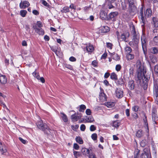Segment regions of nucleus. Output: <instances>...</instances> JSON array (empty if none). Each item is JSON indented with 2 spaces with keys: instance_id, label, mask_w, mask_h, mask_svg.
<instances>
[{
  "instance_id": "obj_63",
  "label": "nucleus",
  "mask_w": 158,
  "mask_h": 158,
  "mask_svg": "<svg viewBox=\"0 0 158 158\" xmlns=\"http://www.w3.org/2000/svg\"><path fill=\"white\" fill-rule=\"evenodd\" d=\"M19 139L20 140V141L22 143H23V144H26V141L25 140H24L22 138L19 137Z\"/></svg>"
},
{
  "instance_id": "obj_33",
  "label": "nucleus",
  "mask_w": 158,
  "mask_h": 158,
  "mask_svg": "<svg viewBox=\"0 0 158 158\" xmlns=\"http://www.w3.org/2000/svg\"><path fill=\"white\" fill-rule=\"evenodd\" d=\"M129 2V6H131L135 5L136 3L135 0H128Z\"/></svg>"
},
{
  "instance_id": "obj_41",
  "label": "nucleus",
  "mask_w": 158,
  "mask_h": 158,
  "mask_svg": "<svg viewBox=\"0 0 158 158\" xmlns=\"http://www.w3.org/2000/svg\"><path fill=\"white\" fill-rule=\"evenodd\" d=\"M86 108V106L85 105H81L80 106L79 111L80 112H84Z\"/></svg>"
},
{
  "instance_id": "obj_35",
  "label": "nucleus",
  "mask_w": 158,
  "mask_h": 158,
  "mask_svg": "<svg viewBox=\"0 0 158 158\" xmlns=\"http://www.w3.org/2000/svg\"><path fill=\"white\" fill-rule=\"evenodd\" d=\"M111 55L112 56L113 59L115 60H118L120 59V57L118 54H115L114 52L112 53Z\"/></svg>"
},
{
  "instance_id": "obj_34",
  "label": "nucleus",
  "mask_w": 158,
  "mask_h": 158,
  "mask_svg": "<svg viewBox=\"0 0 158 158\" xmlns=\"http://www.w3.org/2000/svg\"><path fill=\"white\" fill-rule=\"evenodd\" d=\"M73 155L75 158H77L81 156V153L80 152L77 151H73Z\"/></svg>"
},
{
  "instance_id": "obj_20",
  "label": "nucleus",
  "mask_w": 158,
  "mask_h": 158,
  "mask_svg": "<svg viewBox=\"0 0 158 158\" xmlns=\"http://www.w3.org/2000/svg\"><path fill=\"white\" fill-rule=\"evenodd\" d=\"M152 21L154 26L155 27H158V19L154 17L152 18Z\"/></svg>"
},
{
  "instance_id": "obj_64",
  "label": "nucleus",
  "mask_w": 158,
  "mask_h": 158,
  "mask_svg": "<svg viewBox=\"0 0 158 158\" xmlns=\"http://www.w3.org/2000/svg\"><path fill=\"white\" fill-rule=\"evenodd\" d=\"M153 40L155 43H158V36H155L154 37Z\"/></svg>"
},
{
  "instance_id": "obj_37",
  "label": "nucleus",
  "mask_w": 158,
  "mask_h": 158,
  "mask_svg": "<svg viewBox=\"0 0 158 158\" xmlns=\"http://www.w3.org/2000/svg\"><path fill=\"white\" fill-rule=\"evenodd\" d=\"M85 120L88 123H91L94 121V119L92 116H89L87 118L85 119Z\"/></svg>"
},
{
  "instance_id": "obj_7",
  "label": "nucleus",
  "mask_w": 158,
  "mask_h": 158,
  "mask_svg": "<svg viewBox=\"0 0 158 158\" xmlns=\"http://www.w3.org/2000/svg\"><path fill=\"white\" fill-rule=\"evenodd\" d=\"M115 92L116 96L117 98H120L123 97V91L121 88H117L115 91Z\"/></svg>"
},
{
  "instance_id": "obj_15",
  "label": "nucleus",
  "mask_w": 158,
  "mask_h": 158,
  "mask_svg": "<svg viewBox=\"0 0 158 158\" xmlns=\"http://www.w3.org/2000/svg\"><path fill=\"white\" fill-rule=\"evenodd\" d=\"M152 15V11L150 8H148L146 9V12H144V16L146 18L149 17Z\"/></svg>"
},
{
  "instance_id": "obj_8",
  "label": "nucleus",
  "mask_w": 158,
  "mask_h": 158,
  "mask_svg": "<svg viewBox=\"0 0 158 158\" xmlns=\"http://www.w3.org/2000/svg\"><path fill=\"white\" fill-rule=\"evenodd\" d=\"M100 17L103 20H108V16L107 13L103 10H101L100 12Z\"/></svg>"
},
{
  "instance_id": "obj_29",
  "label": "nucleus",
  "mask_w": 158,
  "mask_h": 158,
  "mask_svg": "<svg viewBox=\"0 0 158 158\" xmlns=\"http://www.w3.org/2000/svg\"><path fill=\"white\" fill-rule=\"evenodd\" d=\"M151 52L154 54H157L158 53V49L157 48H152L150 49Z\"/></svg>"
},
{
  "instance_id": "obj_1",
  "label": "nucleus",
  "mask_w": 158,
  "mask_h": 158,
  "mask_svg": "<svg viewBox=\"0 0 158 158\" xmlns=\"http://www.w3.org/2000/svg\"><path fill=\"white\" fill-rule=\"evenodd\" d=\"M135 78L137 81H139V82H141L142 80L143 81H144L146 83L149 80L150 75L147 74L146 71L141 66H139L137 70Z\"/></svg>"
},
{
  "instance_id": "obj_27",
  "label": "nucleus",
  "mask_w": 158,
  "mask_h": 158,
  "mask_svg": "<svg viewBox=\"0 0 158 158\" xmlns=\"http://www.w3.org/2000/svg\"><path fill=\"white\" fill-rule=\"evenodd\" d=\"M152 120L154 124H156V120L157 119V116L156 114H152Z\"/></svg>"
},
{
  "instance_id": "obj_5",
  "label": "nucleus",
  "mask_w": 158,
  "mask_h": 158,
  "mask_svg": "<svg viewBox=\"0 0 158 158\" xmlns=\"http://www.w3.org/2000/svg\"><path fill=\"white\" fill-rule=\"evenodd\" d=\"M131 32L132 33L133 40L136 44H138L139 42V39L137 38V34L136 32L135 28L134 26H133L132 28Z\"/></svg>"
},
{
  "instance_id": "obj_54",
  "label": "nucleus",
  "mask_w": 158,
  "mask_h": 158,
  "mask_svg": "<svg viewBox=\"0 0 158 158\" xmlns=\"http://www.w3.org/2000/svg\"><path fill=\"white\" fill-rule=\"evenodd\" d=\"M139 150L138 149H136L135 150V151L134 152V156H139Z\"/></svg>"
},
{
  "instance_id": "obj_17",
  "label": "nucleus",
  "mask_w": 158,
  "mask_h": 158,
  "mask_svg": "<svg viewBox=\"0 0 158 158\" xmlns=\"http://www.w3.org/2000/svg\"><path fill=\"white\" fill-rule=\"evenodd\" d=\"M7 78L5 75L0 76V82L2 84H5L7 82Z\"/></svg>"
},
{
  "instance_id": "obj_36",
  "label": "nucleus",
  "mask_w": 158,
  "mask_h": 158,
  "mask_svg": "<svg viewBox=\"0 0 158 158\" xmlns=\"http://www.w3.org/2000/svg\"><path fill=\"white\" fill-rule=\"evenodd\" d=\"M154 95H158V86L154 85L153 87Z\"/></svg>"
},
{
  "instance_id": "obj_2",
  "label": "nucleus",
  "mask_w": 158,
  "mask_h": 158,
  "mask_svg": "<svg viewBox=\"0 0 158 158\" xmlns=\"http://www.w3.org/2000/svg\"><path fill=\"white\" fill-rule=\"evenodd\" d=\"M38 128L44 132L47 135L50 134V129L47 124L43 123L42 121L40 120L38 121L36 123Z\"/></svg>"
},
{
  "instance_id": "obj_57",
  "label": "nucleus",
  "mask_w": 158,
  "mask_h": 158,
  "mask_svg": "<svg viewBox=\"0 0 158 158\" xmlns=\"http://www.w3.org/2000/svg\"><path fill=\"white\" fill-rule=\"evenodd\" d=\"M139 108V106H135L134 107H132V110L133 111L136 112L138 111Z\"/></svg>"
},
{
  "instance_id": "obj_24",
  "label": "nucleus",
  "mask_w": 158,
  "mask_h": 158,
  "mask_svg": "<svg viewBox=\"0 0 158 158\" xmlns=\"http://www.w3.org/2000/svg\"><path fill=\"white\" fill-rule=\"evenodd\" d=\"M124 81L123 78L122 77L119 79L117 83V85L118 86L122 85H124Z\"/></svg>"
},
{
  "instance_id": "obj_58",
  "label": "nucleus",
  "mask_w": 158,
  "mask_h": 158,
  "mask_svg": "<svg viewBox=\"0 0 158 158\" xmlns=\"http://www.w3.org/2000/svg\"><path fill=\"white\" fill-rule=\"evenodd\" d=\"M106 45L107 48H109L110 49H112L113 45L112 44L110 43H106Z\"/></svg>"
},
{
  "instance_id": "obj_21",
  "label": "nucleus",
  "mask_w": 158,
  "mask_h": 158,
  "mask_svg": "<svg viewBox=\"0 0 158 158\" xmlns=\"http://www.w3.org/2000/svg\"><path fill=\"white\" fill-rule=\"evenodd\" d=\"M132 51L131 48L128 46H126L125 48V52L126 54L129 53H131Z\"/></svg>"
},
{
  "instance_id": "obj_46",
  "label": "nucleus",
  "mask_w": 158,
  "mask_h": 158,
  "mask_svg": "<svg viewBox=\"0 0 158 158\" xmlns=\"http://www.w3.org/2000/svg\"><path fill=\"white\" fill-rule=\"evenodd\" d=\"M152 153L155 156H156V150L154 145L152 146Z\"/></svg>"
},
{
  "instance_id": "obj_59",
  "label": "nucleus",
  "mask_w": 158,
  "mask_h": 158,
  "mask_svg": "<svg viewBox=\"0 0 158 158\" xmlns=\"http://www.w3.org/2000/svg\"><path fill=\"white\" fill-rule=\"evenodd\" d=\"M157 112V108L156 107H153L152 108V114H156Z\"/></svg>"
},
{
  "instance_id": "obj_26",
  "label": "nucleus",
  "mask_w": 158,
  "mask_h": 158,
  "mask_svg": "<svg viewBox=\"0 0 158 158\" xmlns=\"http://www.w3.org/2000/svg\"><path fill=\"white\" fill-rule=\"evenodd\" d=\"M60 114H62L61 118L63 120L64 122H67L68 121V118L67 116L63 113L61 112Z\"/></svg>"
},
{
  "instance_id": "obj_14",
  "label": "nucleus",
  "mask_w": 158,
  "mask_h": 158,
  "mask_svg": "<svg viewBox=\"0 0 158 158\" xmlns=\"http://www.w3.org/2000/svg\"><path fill=\"white\" fill-rule=\"evenodd\" d=\"M89 150L85 148H82L81 150V152L82 154L85 156H88L89 157L90 154H89Z\"/></svg>"
},
{
  "instance_id": "obj_45",
  "label": "nucleus",
  "mask_w": 158,
  "mask_h": 158,
  "mask_svg": "<svg viewBox=\"0 0 158 158\" xmlns=\"http://www.w3.org/2000/svg\"><path fill=\"white\" fill-rule=\"evenodd\" d=\"M27 13V11L26 10H21L20 12V14L21 16L23 17H25L26 14Z\"/></svg>"
},
{
  "instance_id": "obj_52",
  "label": "nucleus",
  "mask_w": 158,
  "mask_h": 158,
  "mask_svg": "<svg viewBox=\"0 0 158 158\" xmlns=\"http://www.w3.org/2000/svg\"><path fill=\"white\" fill-rule=\"evenodd\" d=\"M79 127V125H72L71 128L73 130H76Z\"/></svg>"
},
{
  "instance_id": "obj_60",
  "label": "nucleus",
  "mask_w": 158,
  "mask_h": 158,
  "mask_svg": "<svg viewBox=\"0 0 158 158\" xmlns=\"http://www.w3.org/2000/svg\"><path fill=\"white\" fill-rule=\"evenodd\" d=\"M51 50L54 52L56 54H57V51L56 49V47L52 46L51 47Z\"/></svg>"
},
{
  "instance_id": "obj_16",
  "label": "nucleus",
  "mask_w": 158,
  "mask_h": 158,
  "mask_svg": "<svg viewBox=\"0 0 158 158\" xmlns=\"http://www.w3.org/2000/svg\"><path fill=\"white\" fill-rule=\"evenodd\" d=\"M128 87L130 90H133L134 89V81L131 80L128 82Z\"/></svg>"
},
{
  "instance_id": "obj_19",
  "label": "nucleus",
  "mask_w": 158,
  "mask_h": 158,
  "mask_svg": "<svg viewBox=\"0 0 158 158\" xmlns=\"http://www.w3.org/2000/svg\"><path fill=\"white\" fill-rule=\"evenodd\" d=\"M136 136L140 138L144 135V132L141 129L138 130L136 132Z\"/></svg>"
},
{
  "instance_id": "obj_48",
  "label": "nucleus",
  "mask_w": 158,
  "mask_h": 158,
  "mask_svg": "<svg viewBox=\"0 0 158 158\" xmlns=\"http://www.w3.org/2000/svg\"><path fill=\"white\" fill-rule=\"evenodd\" d=\"M143 82L144 85H143V87L144 89L146 90L147 88L148 81L146 83L144 81H143Z\"/></svg>"
},
{
  "instance_id": "obj_47",
  "label": "nucleus",
  "mask_w": 158,
  "mask_h": 158,
  "mask_svg": "<svg viewBox=\"0 0 158 158\" xmlns=\"http://www.w3.org/2000/svg\"><path fill=\"white\" fill-rule=\"evenodd\" d=\"M37 27L40 28H41V27H43V25L41 22L40 21H37V22L36 24H35Z\"/></svg>"
},
{
  "instance_id": "obj_23",
  "label": "nucleus",
  "mask_w": 158,
  "mask_h": 158,
  "mask_svg": "<svg viewBox=\"0 0 158 158\" xmlns=\"http://www.w3.org/2000/svg\"><path fill=\"white\" fill-rule=\"evenodd\" d=\"M69 7L68 6L64 7L61 10V12L62 13H67L69 12Z\"/></svg>"
},
{
  "instance_id": "obj_11",
  "label": "nucleus",
  "mask_w": 158,
  "mask_h": 158,
  "mask_svg": "<svg viewBox=\"0 0 158 158\" xmlns=\"http://www.w3.org/2000/svg\"><path fill=\"white\" fill-rule=\"evenodd\" d=\"M130 36V34L128 32H125L121 34V39H122V41H124L126 42H128L127 40H126V38H128Z\"/></svg>"
},
{
  "instance_id": "obj_51",
  "label": "nucleus",
  "mask_w": 158,
  "mask_h": 158,
  "mask_svg": "<svg viewBox=\"0 0 158 158\" xmlns=\"http://www.w3.org/2000/svg\"><path fill=\"white\" fill-rule=\"evenodd\" d=\"M105 105L108 107H111L113 106V103L111 102H107L105 103Z\"/></svg>"
},
{
  "instance_id": "obj_61",
  "label": "nucleus",
  "mask_w": 158,
  "mask_h": 158,
  "mask_svg": "<svg viewBox=\"0 0 158 158\" xmlns=\"http://www.w3.org/2000/svg\"><path fill=\"white\" fill-rule=\"evenodd\" d=\"M85 113L87 115H90L91 113V112L90 109H88L86 110Z\"/></svg>"
},
{
  "instance_id": "obj_56",
  "label": "nucleus",
  "mask_w": 158,
  "mask_h": 158,
  "mask_svg": "<svg viewBox=\"0 0 158 158\" xmlns=\"http://www.w3.org/2000/svg\"><path fill=\"white\" fill-rule=\"evenodd\" d=\"M85 129V126L84 124H81L80 127V129L81 131H84Z\"/></svg>"
},
{
  "instance_id": "obj_44",
  "label": "nucleus",
  "mask_w": 158,
  "mask_h": 158,
  "mask_svg": "<svg viewBox=\"0 0 158 158\" xmlns=\"http://www.w3.org/2000/svg\"><path fill=\"white\" fill-rule=\"evenodd\" d=\"M154 72L156 75L158 77V64L155 66Z\"/></svg>"
},
{
  "instance_id": "obj_62",
  "label": "nucleus",
  "mask_w": 158,
  "mask_h": 158,
  "mask_svg": "<svg viewBox=\"0 0 158 158\" xmlns=\"http://www.w3.org/2000/svg\"><path fill=\"white\" fill-rule=\"evenodd\" d=\"M42 3L45 6H48V4L45 0H42L41 1Z\"/></svg>"
},
{
  "instance_id": "obj_38",
  "label": "nucleus",
  "mask_w": 158,
  "mask_h": 158,
  "mask_svg": "<svg viewBox=\"0 0 158 158\" xmlns=\"http://www.w3.org/2000/svg\"><path fill=\"white\" fill-rule=\"evenodd\" d=\"M0 150L2 154H3L4 153L6 152L7 151L6 149L5 145L4 144L1 146V148H0Z\"/></svg>"
},
{
  "instance_id": "obj_10",
  "label": "nucleus",
  "mask_w": 158,
  "mask_h": 158,
  "mask_svg": "<svg viewBox=\"0 0 158 158\" xmlns=\"http://www.w3.org/2000/svg\"><path fill=\"white\" fill-rule=\"evenodd\" d=\"M129 12L131 15H134L137 11V8L135 5L129 6Z\"/></svg>"
},
{
  "instance_id": "obj_6",
  "label": "nucleus",
  "mask_w": 158,
  "mask_h": 158,
  "mask_svg": "<svg viewBox=\"0 0 158 158\" xmlns=\"http://www.w3.org/2000/svg\"><path fill=\"white\" fill-rule=\"evenodd\" d=\"M33 28L35 31L39 35H43L44 34V30L42 28L37 27V26L35 24L33 25Z\"/></svg>"
},
{
  "instance_id": "obj_9",
  "label": "nucleus",
  "mask_w": 158,
  "mask_h": 158,
  "mask_svg": "<svg viewBox=\"0 0 158 158\" xmlns=\"http://www.w3.org/2000/svg\"><path fill=\"white\" fill-rule=\"evenodd\" d=\"M116 0H106L108 8L110 9L114 7V5L115 4Z\"/></svg>"
},
{
  "instance_id": "obj_43",
  "label": "nucleus",
  "mask_w": 158,
  "mask_h": 158,
  "mask_svg": "<svg viewBox=\"0 0 158 158\" xmlns=\"http://www.w3.org/2000/svg\"><path fill=\"white\" fill-rule=\"evenodd\" d=\"M97 135L95 133L91 135V138L94 141L97 140Z\"/></svg>"
},
{
  "instance_id": "obj_12",
  "label": "nucleus",
  "mask_w": 158,
  "mask_h": 158,
  "mask_svg": "<svg viewBox=\"0 0 158 158\" xmlns=\"http://www.w3.org/2000/svg\"><path fill=\"white\" fill-rule=\"evenodd\" d=\"M30 5L29 2L26 1H24L23 2H21L19 5L20 8L24 9L28 7Z\"/></svg>"
},
{
  "instance_id": "obj_22",
  "label": "nucleus",
  "mask_w": 158,
  "mask_h": 158,
  "mask_svg": "<svg viewBox=\"0 0 158 158\" xmlns=\"http://www.w3.org/2000/svg\"><path fill=\"white\" fill-rule=\"evenodd\" d=\"M101 30L102 33H106L109 31V28L107 26H103L101 28Z\"/></svg>"
},
{
  "instance_id": "obj_3",
  "label": "nucleus",
  "mask_w": 158,
  "mask_h": 158,
  "mask_svg": "<svg viewBox=\"0 0 158 158\" xmlns=\"http://www.w3.org/2000/svg\"><path fill=\"white\" fill-rule=\"evenodd\" d=\"M144 7V5L143 4H141L138 8V16L139 19L140 23L143 24L142 25V26H144L147 21L146 18L145 17V16H144V14L143 13Z\"/></svg>"
},
{
  "instance_id": "obj_30",
  "label": "nucleus",
  "mask_w": 158,
  "mask_h": 158,
  "mask_svg": "<svg viewBox=\"0 0 158 158\" xmlns=\"http://www.w3.org/2000/svg\"><path fill=\"white\" fill-rule=\"evenodd\" d=\"M143 154H146L149 156H150L151 154L150 151V149L149 148L147 147L145 148L143 150Z\"/></svg>"
},
{
  "instance_id": "obj_53",
  "label": "nucleus",
  "mask_w": 158,
  "mask_h": 158,
  "mask_svg": "<svg viewBox=\"0 0 158 158\" xmlns=\"http://www.w3.org/2000/svg\"><path fill=\"white\" fill-rule=\"evenodd\" d=\"M96 130V127L94 125H91L90 127V130L91 131H93Z\"/></svg>"
},
{
  "instance_id": "obj_18",
  "label": "nucleus",
  "mask_w": 158,
  "mask_h": 158,
  "mask_svg": "<svg viewBox=\"0 0 158 158\" xmlns=\"http://www.w3.org/2000/svg\"><path fill=\"white\" fill-rule=\"evenodd\" d=\"M100 99L102 101H104L106 100V96L103 92H101L99 94Z\"/></svg>"
},
{
  "instance_id": "obj_49",
  "label": "nucleus",
  "mask_w": 158,
  "mask_h": 158,
  "mask_svg": "<svg viewBox=\"0 0 158 158\" xmlns=\"http://www.w3.org/2000/svg\"><path fill=\"white\" fill-rule=\"evenodd\" d=\"M149 156V155L142 153L141 154L140 158H148Z\"/></svg>"
},
{
  "instance_id": "obj_28",
  "label": "nucleus",
  "mask_w": 158,
  "mask_h": 158,
  "mask_svg": "<svg viewBox=\"0 0 158 158\" xmlns=\"http://www.w3.org/2000/svg\"><path fill=\"white\" fill-rule=\"evenodd\" d=\"M86 48L87 51L88 52H92L94 50V47L92 45L87 46Z\"/></svg>"
},
{
  "instance_id": "obj_32",
  "label": "nucleus",
  "mask_w": 158,
  "mask_h": 158,
  "mask_svg": "<svg viewBox=\"0 0 158 158\" xmlns=\"http://www.w3.org/2000/svg\"><path fill=\"white\" fill-rule=\"evenodd\" d=\"M76 140L77 142L80 144H82L83 143V140L81 138L80 136L77 137L76 138Z\"/></svg>"
},
{
  "instance_id": "obj_50",
  "label": "nucleus",
  "mask_w": 158,
  "mask_h": 158,
  "mask_svg": "<svg viewBox=\"0 0 158 158\" xmlns=\"http://www.w3.org/2000/svg\"><path fill=\"white\" fill-rule=\"evenodd\" d=\"M122 67L120 64H117L115 67V69L117 71H119L121 69Z\"/></svg>"
},
{
  "instance_id": "obj_13",
  "label": "nucleus",
  "mask_w": 158,
  "mask_h": 158,
  "mask_svg": "<svg viewBox=\"0 0 158 158\" xmlns=\"http://www.w3.org/2000/svg\"><path fill=\"white\" fill-rule=\"evenodd\" d=\"M118 14L117 12H112L110 13L108 15V20L116 17Z\"/></svg>"
},
{
  "instance_id": "obj_25",
  "label": "nucleus",
  "mask_w": 158,
  "mask_h": 158,
  "mask_svg": "<svg viewBox=\"0 0 158 158\" xmlns=\"http://www.w3.org/2000/svg\"><path fill=\"white\" fill-rule=\"evenodd\" d=\"M127 57L128 60H130L134 59V55L131 53H129L127 54Z\"/></svg>"
},
{
  "instance_id": "obj_55",
  "label": "nucleus",
  "mask_w": 158,
  "mask_h": 158,
  "mask_svg": "<svg viewBox=\"0 0 158 158\" xmlns=\"http://www.w3.org/2000/svg\"><path fill=\"white\" fill-rule=\"evenodd\" d=\"M73 148L75 150H78L79 149V145L76 143H74L73 144Z\"/></svg>"
},
{
  "instance_id": "obj_31",
  "label": "nucleus",
  "mask_w": 158,
  "mask_h": 158,
  "mask_svg": "<svg viewBox=\"0 0 158 158\" xmlns=\"http://www.w3.org/2000/svg\"><path fill=\"white\" fill-rule=\"evenodd\" d=\"M111 79L114 80H117L118 79L117 76L116 74L114 73H112L110 76Z\"/></svg>"
},
{
  "instance_id": "obj_42",
  "label": "nucleus",
  "mask_w": 158,
  "mask_h": 158,
  "mask_svg": "<svg viewBox=\"0 0 158 158\" xmlns=\"http://www.w3.org/2000/svg\"><path fill=\"white\" fill-rule=\"evenodd\" d=\"M120 124V123L118 122V121H115L113 123V126L115 127H117L119 126Z\"/></svg>"
},
{
  "instance_id": "obj_40",
  "label": "nucleus",
  "mask_w": 158,
  "mask_h": 158,
  "mask_svg": "<svg viewBox=\"0 0 158 158\" xmlns=\"http://www.w3.org/2000/svg\"><path fill=\"white\" fill-rule=\"evenodd\" d=\"M71 118L72 119V120L73 121L75 122L77 121L78 120V119L77 118L76 113H75L74 114L72 115L71 117Z\"/></svg>"
},
{
  "instance_id": "obj_39",
  "label": "nucleus",
  "mask_w": 158,
  "mask_h": 158,
  "mask_svg": "<svg viewBox=\"0 0 158 158\" xmlns=\"http://www.w3.org/2000/svg\"><path fill=\"white\" fill-rule=\"evenodd\" d=\"M147 142L144 139L142 140L140 143V146L142 147H144L147 144Z\"/></svg>"
},
{
  "instance_id": "obj_4",
  "label": "nucleus",
  "mask_w": 158,
  "mask_h": 158,
  "mask_svg": "<svg viewBox=\"0 0 158 158\" xmlns=\"http://www.w3.org/2000/svg\"><path fill=\"white\" fill-rule=\"evenodd\" d=\"M141 41L142 48L144 52L147 50V39L144 34L141 37Z\"/></svg>"
}]
</instances>
